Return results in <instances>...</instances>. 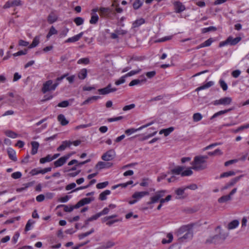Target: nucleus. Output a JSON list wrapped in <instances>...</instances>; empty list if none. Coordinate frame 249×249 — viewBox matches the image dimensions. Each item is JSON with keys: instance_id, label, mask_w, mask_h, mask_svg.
Returning <instances> with one entry per match:
<instances>
[{"instance_id": "f257e3e1", "label": "nucleus", "mask_w": 249, "mask_h": 249, "mask_svg": "<svg viewBox=\"0 0 249 249\" xmlns=\"http://www.w3.org/2000/svg\"><path fill=\"white\" fill-rule=\"evenodd\" d=\"M208 159L207 156H196L192 163V168L196 171L203 170L207 168L206 160Z\"/></svg>"}, {"instance_id": "f03ea898", "label": "nucleus", "mask_w": 249, "mask_h": 249, "mask_svg": "<svg viewBox=\"0 0 249 249\" xmlns=\"http://www.w3.org/2000/svg\"><path fill=\"white\" fill-rule=\"evenodd\" d=\"M201 224L199 222H195L188 224V240L192 239L194 233L199 230Z\"/></svg>"}, {"instance_id": "7ed1b4c3", "label": "nucleus", "mask_w": 249, "mask_h": 249, "mask_svg": "<svg viewBox=\"0 0 249 249\" xmlns=\"http://www.w3.org/2000/svg\"><path fill=\"white\" fill-rule=\"evenodd\" d=\"M165 191H158L155 195L151 197L150 201L147 202V205L155 203L160 201V199L164 196Z\"/></svg>"}, {"instance_id": "20e7f679", "label": "nucleus", "mask_w": 249, "mask_h": 249, "mask_svg": "<svg viewBox=\"0 0 249 249\" xmlns=\"http://www.w3.org/2000/svg\"><path fill=\"white\" fill-rule=\"evenodd\" d=\"M171 171L173 175H181L182 177L187 176V169L184 166H177Z\"/></svg>"}, {"instance_id": "39448f33", "label": "nucleus", "mask_w": 249, "mask_h": 249, "mask_svg": "<svg viewBox=\"0 0 249 249\" xmlns=\"http://www.w3.org/2000/svg\"><path fill=\"white\" fill-rule=\"evenodd\" d=\"M178 237L179 242L183 241V239L186 238L187 236V226H183L180 227L176 232Z\"/></svg>"}, {"instance_id": "423d86ee", "label": "nucleus", "mask_w": 249, "mask_h": 249, "mask_svg": "<svg viewBox=\"0 0 249 249\" xmlns=\"http://www.w3.org/2000/svg\"><path fill=\"white\" fill-rule=\"evenodd\" d=\"M117 90V89L116 88H112V85L109 84L105 88L99 89L98 91L101 95H106L111 92H114Z\"/></svg>"}, {"instance_id": "0eeeda50", "label": "nucleus", "mask_w": 249, "mask_h": 249, "mask_svg": "<svg viewBox=\"0 0 249 249\" xmlns=\"http://www.w3.org/2000/svg\"><path fill=\"white\" fill-rule=\"evenodd\" d=\"M232 102L231 98L230 97H225L220 98L219 100H216L213 102V104L215 106L222 105L224 106L229 105Z\"/></svg>"}, {"instance_id": "6e6552de", "label": "nucleus", "mask_w": 249, "mask_h": 249, "mask_svg": "<svg viewBox=\"0 0 249 249\" xmlns=\"http://www.w3.org/2000/svg\"><path fill=\"white\" fill-rule=\"evenodd\" d=\"M115 156V152L113 149H110L104 153L101 158L103 160L109 161L113 160Z\"/></svg>"}, {"instance_id": "1a4fd4ad", "label": "nucleus", "mask_w": 249, "mask_h": 249, "mask_svg": "<svg viewBox=\"0 0 249 249\" xmlns=\"http://www.w3.org/2000/svg\"><path fill=\"white\" fill-rule=\"evenodd\" d=\"M154 123V122L152 121L150 123H149L146 124H144L143 125H142L141 126V127H139L137 129H135V128H130V129H126L125 130V133L127 135H131V134L132 133H134L138 131H139V130H142V129L144 128H146L151 125H152Z\"/></svg>"}, {"instance_id": "9d476101", "label": "nucleus", "mask_w": 249, "mask_h": 249, "mask_svg": "<svg viewBox=\"0 0 249 249\" xmlns=\"http://www.w3.org/2000/svg\"><path fill=\"white\" fill-rule=\"evenodd\" d=\"M228 236L227 234L225 235H221L220 234L219 235H215L212 237H210L209 238L207 239L206 241V243H216L217 242V241L219 239H222L223 240H224L226 237Z\"/></svg>"}, {"instance_id": "9b49d317", "label": "nucleus", "mask_w": 249, "mask_h": 249, "mask_svg": "<svg viewBox=\"0 0 249 249\" xmlns=\"http://www.w3.org/2000/svg\"><path fill=\"white\" fill-rule=\"evenodd\" d=\"M243 177V175H240L239 176L236 177L232 179H231V180L228 183H227L222 188V190H226L233 185H234L242 177Z\"/></svg>"}, {"instance_id": "f8f14e48", "label": "nucleus", "mask_w": 249, "mask_h": 249, "mask_svg": "<svg viewBox=\"0 0 249 249\" xmlns=\"http://www.w3.org/2000/svg\"><path fill=\"white\" fill-rule=\"evenodd\" d=\"M71 156V154H68L63 157H61L56 161L54 162V165L55 167H60L62 166L69 159Z\"/></svg>"}, {"instance_id": "ddd939ff", "label": "nucleus", "mask_w": 249, "mask_h": 249, "mask_svg": "<svg viewBox=\"0 0 249 249\" xmlns=\"http://www.w3.org/2000/svg\"><path fill=\"white\" fill-rule=\"evenodd\" d=\"M93 200V198H90V197H85L81 200H80L79 201H78L75 205L74 207L75 209L79 208L80 207H82L84 206L85 204H89Z\"/></svg>"}, {"instance_id": "4468645a", "label": "nucleus", "mask_w": 249, "mask_h": 249, "mask_svg": "<svg viewBox=\"0 0 249 249\" xmlns=\"http://www.w3.org/2000/svg\"><path fill=\"white\" fill-rule=\"evenodd\" d=\"M113 164L111 162H106L104 161H99L95 166V168L98 170H101L104 168H108L112 167Z\"/></svg>"}, {"instance_id": "2eb2a0df", "label": "nucleus", "mask_w": 249, "mask_h": 249, "mask_svg": "<svg viewBox=\"0 0 249 249\" xmlns=\"http://www.w3.org/2000/svg\"><path fill=\"white\" fill-rule=\"evenodd\" d=\"M53 84L52 80H48L44 83L42 88V91L43 93H45L47 91L52 90V85Z\"/></svg>"}, {"instance_id": "dca6fc26", "label": "nucleus", "mask_w": 249, "mask_h": 249, "mask_svg": "<svg viewBox=\"0 0 249 249\" xmlns=\"http://www.w3.org/2000/svg\"><path fill=\"white\" fill-rule=\"evenodd\" d=\"M149 194L147 191L136 192L132 195V197L138 201L144 196L149 195Z\"/></svg>"}, {"instance_id": "f3484780", "label": "nucleus", "mask_w": 249, "mask_h": 249, "mask_svg": "<svg viewBox=\"0 0 249 249\" xmlns=\"http://www.w3.org/2000/svg\"><path fill=\"white\" fill-rule=\"evenodd\" d=\"M111 13V10L108 8H101L99 10V14L101 17L108 18Z\"/></svg>"}, {"instance_id": "a211bd4d", "label": "nucleus", "mask_w": 249, "mask_h": 249, "mask_svg": "<svg viewBox=\"0 0 249 249\" xmlns=\"http://www.w3.org/2000/svg\"><path fill=\"white\" fill-rule=\"evenodd\" d=\"M72 144V142L70 141H65L62 142V144L57 148V151H64L67 147H70Z\"/></svg>"}, {"instance_id": "6ab92c4d", "label": "nucleus", "mask_w": 249, "mask_h": 249, "mask_svg": "<svg viewBox=\"0 0 249 249\" xmlns=\"http://www.w3.org/2000/svg\"><path fill=\"white\" fill-rule=\"evenodd\" d=\"M174 6L176 13H180L185 9V6L179 1L175 2Z\"/></svg>"}, {"instance_id": "aec40b11", "label": "nucleus", "mask_w": 249, "mask_h": 249, "mask_svg": "<svg viewBox=\"0 0 249 249\" xmlns=\"http://www.w3.org/2000/svg\"><path fill=\"white\" fill-rule=\"evenodd\" d=\"M83 35V32H81L74 36L69 38L65 41V43L74 42L77 41L82 37Z\"/></svg>"}, {"instance_id": "412c9836", "label": "nucleus", "mask_w": 249, "mask_h": 249, "mask_svg": "<svg viewBox=\"0 0 249 249\" xmlns=\"http://www.w3.org/2000/svg\"><path fill=\"white\" fill-rule=\"evenodd\" d=\"M146 81V79L144 78H143L142 79H134L130 82V83L129 84V86L131 87V86H133L135 85H141L142 83L145 82Z\"/></svg>"}, {"instance_id": "4be33fe9", "label": "nucleus", "mask_w": 249, "mask_h": 249, "mask_svg": "<svg viewBox=\"0 0 249 249\" xmlns=\"http://www.w3.org/2000/svg\"><path fill=\"white\" fill-rule=\"evenodd\" d=\"M145 19L143 18H140L135 20L132 23V28H136L140 26L145 23Z\"/></svg>"}, {"instance_id": "5701e85b", "label": "nucleus", "mask_w": 249, "mask_h": 249, "mask_svg": "<svg viewBox=\"0 0 249 249\" xmlns=\"http://www.w3.org/2000/svg\"><path fill=\"white\" fill-rule=\"evenodd\" d=\"M57 19V15L53 12H51L48 17V22L52 24L55 22Z\"/></svg>"}, {"instance_id": "b1692460", "label": "nucleus", "mask_w": 249, "mask_h": 249, "mask_svg": "<svg viewBox=\"0 0 249 249\" xmlns=\"http://www.w3.org/2000/svg\"><path fill=\"white\" fill-rule=\"evenodd\" d=\"M31 145H32V151H31V154L32 155H35L37 152V150L39 147V143L37 142H31Z\"/></svg>"}, {"instance_id": "393cba45", "label": "nucleus", "mask_w": 249, "mask_h": 249, "mask_svg": "<svg viewBox=\"0 0 249 249\" xmlns=\"http://www.w3.org/2000/svg\"><path fill=\"white\" fill-rule=\"evenodd\" d=\"M232 110V108H229V109H225V110H220L215 113H214L210 118L211 120H213V119L219 116H220V115H223L224 114H226L228 112H229V111H231Z\"/></svg>"}, {"instance_id": "a878e982", "label": "nucleus", "mask_w": 249, "mask_h": 249, "mask_svg": "<svg viewBox=\"0 0 249 249\" xmlns=\"http://www.w3.org/2000/svg\"><path fill=\"white\" fill-rule=\"evenodd\" d=\"M96 182V179H92L90 181V182H89V183L87 185L78 187V188L73 190L71 193L76 192V191H77L78 190H83V189H86V188L90 187L92 184H94Z\"/></svg>"}, {"instance_id": "bb28decb", "label": "nucleus", "mask_w": 249, "mask_h": 249, "mask_svg": "<svg viewBox=\"0 0 249 249\" xmlns=\"http://www.w3.org/2000/svg\"><path fill=\"white\" fill-rule=\"evenodd\" d=\"M213 40L212 38H210L204 42L200 44L197 47V49H200L203 47L210 46L211 44L213 42Z\"/></svg>"}, {"instance_id": "cd10ccee", "label": "nucleus", "mask_w": 249, "mask_h": 249, "mask_svg": "<svg viewBox=\"0 0 249 249\" xmlns=\"http://www.w3.org/2000/svg\"><path fill=\"white\" fill-rule=\"evenodd\" d=\"M64 207V211L66 212H71L74 209H75L74 206H68L66 205H59L57 206L56 208Z\"/></svg>"}, {"instance_id": "c85d7f7f", "label": "nucleus", "mask_w": 249, "mask_h": 249, "mask_svg": "<svg viewBox=\"0 0 249 249\" xmlns=\"http://www.w3.org/2000/svg\"><path fill=\"white\" fill-rule=\"evenodd\" d=\"M239 224V222L237 220H234L229 223L228 225V229L229 230H232L236 228Z\"/></svg>"}, {"instance_id": "c756f323", "label": "nucleus", "mask_w": 249, "mask_h": 249, "mask_svg": "<svg viewBox=\"0 0 249 249\" xmlns=\"http://www.w3.org/2000/svg\"><path fill=\"white\" fill-rule=\"evenodd\" d=\"M57 119L62 125H66L69 123V121L66 119L64 115L63 114L59 115L57 117Z\"/></svg>"}, {"instance_id": "7c9ffc66", "label": "nucleus", "mask_w": 249, "mask_h": 249, "mask_svg": "<svg viewBox=\"0 0 249 249\" xmlns=\"http://www.w3.org/2000/svg\"><path fill=\"white\" fill-rule=\"evenodd\" d=\"M4 134L7 137L13 138V139L16 138L18 136V134H17L15 132H14L12 130H6L4 132Z\"/></svg>"}, {"instance_id": "2f4dec72", "label": "nucleus", "mask_w": 249, "mask_h": 249, "mask_svg": "<svg viewBox=\"0 0 249 249\" xmlns=\"http://www.w3.org/2000/svg\"><path fill=\"white\" fill-rule=\"evenodd\" d=\"M213 84H214L213 82L209 81V82H207L206 84L197 88L196 89V90L198 91V90L208 89V88L211 87V86H212L213 85Z\"/></svg>"}, {"instance_id": "473e14b6", "label": "nucleus", "mask_w": 249, "mask_h": 249, "mask_svg": "<svg viewBox=\"0 0 249 249\" xmlns=\"http://www.w3.org/2000/svg\"><path fill=\"white\" fill-rule=\"evenodd\" d=\"M39 37L36 36L33 39L32 43L29 46L28 48L31 49L36 47L39 43Z\"/></svg>"}, {"instance_id": "72a5a7b5", "label": "nucleus", "mask_w": 249, "mask_h": 249, "mask_svg": "<svg viewBox=\"0 0 249 249\" xmlns=\"http://www.w3.org/2000/svg\"><path fill=\"white\" fill-rule=\"evenodd\" d=\"M8 154L9 158L12 160L16 161L17 160V158L16 155V152L13 149H10L8 150Z\"/></svg>"}, {"instance_id": "f704fd0d", "label": "nucleus", "mask_w": 249, "mask_h": 249, "mask_svg": "<svg viewBox=\"0 0 249 249\" xmlns=\"http://www.w3.org/2000/svg\"><path fill=\"white\" fill-rule=\"evenodd\" d=\"M111 192L110 190H106L101 193L99 195V199L101 200H105L107 199V196L110 195Z\"/></svg>"}, {"instance_id": "c9c22d12", "label": "nucleus", "mask_w": 249, "mask_h": 249, "mask_svg": "<svg viewBox=\"0 0 249 249\" xmlns=\"http://www.w3.org/2000/svg\"><path fill=\"white\" fill-rule=\"evenodd\" d=\"M174 127H169L168 128H167V129H161L159 133L160 134H164L165 136H167L170 133H171L174 130Z\"/></svg>"}, {"instance_id": "e433bc0d", "label": "nucleus", "mask_w": 249, "mask_h": 249, "mask_svg": "<svg viewBox=\"0 0 249 249\" xmlns=\"http://www.w3.org/2000/svg\"><path fill=\"white\" fill-rule=\"evenodd\" d=\"M167 238H168V240H166V239H163L162 240L161 243L163 244H169L171 243L173 239V234L171 233H168L167 234Z\"/></svg>"}, {"instance_id": "4c0bfd02", "label": "nucleus", "mask_w": 249, "mask_h": 249, "mask_svg": "<svg viewBox=\"0 0 249 249\" xmlns=\"http://www.w3.org/2000/svg\"><path fill=\"white\" fill-rule=\"evenodd\" d=\"M133 183V181L132 180H130L126 183H121L118 185H114L112 187V189L114 190L116 188H118L119 186H121L123 188L126 187L128 185L132 184Z\"/></svg>"}, {"instance_id": "58836bf2", "label": "nucleus", "mask_w": 249, "mask_h": 249, "mask_svg": "<svg viewBox=\"0 0 249 249\" xmlns=\"http://www.w3.org/2000/svg\"><path fill=\"white\" fill-rule=\"evenodd\" d=\"M87 75V71L86 69H82L78 74V77L80 79H84Z\"/></svg>"}, {"instance_id": "ea45409f", "label": "nucleus", "mask_w": 249, "mask_h": 249, "mask_svg": "<svg viewBox=\"0 0 249 249\" xmlns=\"http://www.w3.org/2000/svg\"><path fill=\"white\" fill-rule=\"evenodd\" d=\"M143 4V2L141 0H135L133 3V7L135 10L139 9Z\"/></svg>"}, {"instance_id": "a19ab883", "label": "nucleus", "mask_w": 249, "mask_h": 249, "mask_svg": "<svg viewBox=\"0 0 249 249\" xmlns=\"http://www.w3.org/2000/svg\"><path fill=\"white\" fill-rule=\"evenodd\" d=\"M231 199V197L229 195L223 196L218 199V202L220 203L226 202Z\"/></svg>"}, {"instance_id": "79ce46f5", "label": "nucleus", "mask_w": 249, "mask_h": 249, "mask_svg": "<svg viewBox=\"0 0 249 249\" xmlns=\"http://www.w3.org/2000/svg\"><path fill=\"white\" fill-rule=\"evenodd\" d=\"M228 39H230L229 44L231 45H234L238 43L239 41L241 40V38L239 37H237L234 38L230 36L228 37Z\"/></svg>"}, {"instance_id": "37998d69", "label": "nucleus", "mask_w": 249, "mask_h": 249, "mask_svg": "<svg viewBox=\"0 0 249 249\" xmlns=\"http://www.w3.org/2000/svg\"><path fill=\"white\" fill-rule=\"evenodd\" d=\"M94 231L93 229H91L89 231L85 233H82L78 235V238L80 240L83 239L84 237L89 236Z\"/></svg>"}, {"instance_id": "c03bdc74", "label": "nucleus", "mask_w": 249, "mask_h": 249, "mask_svg": "<svg viewBox=\"0 0 249 249\" xmlns=\"http://www.w3.org/2000/svg\"><path fill=\"white\" fill-rule=\"evenodd\" d=\"M52 160H53L51 155H48L46 157L41 158L39 160V162L40 163L43 164L47 162L51 161Z\"/></svg>"}, {"instance_id": "a18cd8bd", "label": "nucleus", "mask_w": 249, "mask_h": 249, "mask_svg": "<svg viewBox=\"0 0 249 249\" xmlns=\"http://www.w3.org/2000/svg\"><path fill=\"white\" fill-rule=\"evenodd\" d=\"M235 175V173L234 171H230L229 172H224L221 174L220 176V178L228 177L230 176H232Z\"/></svg>"}, {"instance_id": "49530a36", "label": "nucleus", "mask_w": 249, "mask_h": 249, "mask_svg": "<svg viewBox=\"0 0 249 249\" xmlns=\"http://www.w3.org/2000/svg\"><path fill=\"white\" fill-rule=\"evenodd\" d=\"M57 34V31L55 29L53 26H52L49 31L48 34L47 35V38H49L53 35H56Z\"/></svg>"}, {"instance_id": "de8ad7c7", "label": "nucleus", "mask_w": 249, "mask_h": 249, "mask_svg": "<svg viewBox=\"0 0 249 249\" xmlns=\"http://www.w3.org/2000/svg\"><path fill=\"white\" fill-rule=\"evenodd\" d=\"M98 19L99 18L98 15L95 13L93 14H92L89 22L90 24H96L97 22Z\"/></svg>"}, {"instance_id": "09e8293b", "label": "nucleus", "mask_w": 249, "mask_h": 249, "mask_svg": "<svg viewBox=\"0 0 249 249\" xmlns=\"http://www.w3.org/2000/svg\"><path fill=\"white\" fill-rule=\"evenodd\" d=\"M222 154V152L219 149H217L213 152H209L208 153V155L210 156H215V155H221Z\"/></svg>"}, {"instance_id": "8fccbe9b", "label": "nucleus", "mask_w": 249, "mask_h": 249, "mask_svg": "<svg viewBox=\"0 0 249 249\" xmlns=\"http://www.w3.org/2000/svg\"><path fill=\"white\" fill-rule=\"evenodd\" d=\"M185 189V188H178L176 190V193L178 196V198H181L182 197V195L184 193Z\"/></svg>"}, {"instance_id": "3c124183", "label": "nucleus", "mask_w": 249, "mask_h": 249, "mask_svg": "<svg viewBox=\"0 0 249 249\" xmlns=\"http://www.w3.org/2000/svg\"><path fill=\"white\" fill-rule=\"evenodd\" d=\"M141 71V69H139L137 70L131 71L130 72L126 73V74H125L124 76H125V77H127L128 76H131L132 75H134L139 73Z\"/></svg>"}, {"instance_id": "603ef678", "label": "nucleus", "mask_w": 249, "mask_h": 249, "mask_svg": "<svg viewBox=\"0 0 249 249\" xmlns=\"http://www.w3.org/2000/svg\"><path fill=\"white\" fill-rule=\"evenodd\" d=\"M73 21L76 25L79 26L83 24L84 19L81 17H77L74 19Z\"/></svg>"}, {"instance_id": "864d4df0", "label": "nucleus", "mask_w": 249, "mask_h": 249, "mask_svg": "<svg viewBox=\"0 0 249 249\" xmlns=\"http://www.w3.org/2000/svg\"><path fill=\"white\" fill-rule=\"evenodd\" d=\"M202 118V116L199 113H196L193 115V120L194 122H198Z\"/></svg>"}, {"instance_id": "5fc2aeb1", "label": "nucleus", "mask_w": 249, "mask_h": 249, "mask_svg": "<svg viewBox=\"0 0 249 249\" xmlns=\"http://www.w3.org/2000/svg\"><path fill=\"white\" fill-rule=\"evenodd\" d=\"M35 223V221L32 220H29L26 225L25 231H27L31 229V226Z\"/></svg>"}, {"instance_id": "6e6d98bb", "label": "nucleus", "mask_w": 249, "mask_h": 249, "mask_svg": "<svg viewBox=\"0 0 249 249\" xmlns=\"http://www.w3.org/2000/svg\"><path fill=\"white\" fill-rule=\"evenodd\" d=\"M115 32L117 34L118 36L119 35L124 36L127 34V32L126 30L122 29L121 28L115 30Z\"/></svg>"}, {"instance_id": "4d7b16f0", "label": "nucleus", "mask_w": 249, "mask_h": 249, "mask_svg": "<svg viewBox=\"0 0 249 249\" xmlns=\"http://www.w3.org/2000/svg\"><path fill=\"white\" fill-rule=\"evenodd\" d=\"M22 176V174L20 172H16L12 174L11 177L14 179H18Z\"/></svg>"}, {"instance_id": "13d9d810", "label": "nucleus", "mask_w": 249, "mask_h": 249, "mask_svg": "<svg viewBox=\"0 0 249 249\" xmlns=\"http://www.w3.org/2000/svg\"><path fill=\"white\" fill-rule=\"evenodd\" d=\"M219 84L220 87L222 88L223 90L225 91L228 89L227 84L225 83V82L222 79L219 80Z\"/></svg>"}, {"instance_id": "bf43d9fd", "label": "nucleus", "mask_w": 249, "mask_h": 249, "mask_svg": "<svg viewBox=\"0 0 249 249\" xmlns=\"http://www.w3.org/2000/svg\"><path fill=\"white\" fill-rule=\"evenodd\" d=\"M108 184V181H105V182H104L98 183L96 185V187L98 189H103V188H105L107 186Z\"/></svg>"}, {"instance_id": "052dcab7", "label": "nucleus", "mask_w": 249, "mask_h": 249, "mask_svg": "<svg viewBox=\"0 0 249 249\" xmlns=\"http://www.w3.org/2000/svg\"><path fill=\"white\" fill-rule=\"evenodd\" d=\"M89 63V60L88 58H81L77 61L78 64H88Z\"/></svg>"}, {"instance_id": "680f3d73", "label": "nucleus", "mask_w": 249, "mask_h": 249, "mask_svg": "<svg viewBox=\"0 0 249 249\" xmlns=\"http://www.w3.org/2000/svg\"><path fill=\"white\" fill-rule=\"evenodd\" d=\"M125 76L124 75L122 76L119 80H117L115 84L116 85L118 86L121 84H123L125 82Z\"/></svg>"}, {"instance_id": "e2e57ef3", "label": "nucleus", "mask_w": 249, "mask_h": 249, "mask_svg": "<svg viewBox=\"0 0 249 249\" xmlns=\"http://www.w3.org/2000/svg\"><path fill=\"white\" fill-rule=\"evenodd\" d=\"M173 36H167L163 37L162 38H161L160 39H159L156 42H164L167 40H169L172 38Z\"/></svg>"}, {"instance_id": "0e129e2a", "label": "nucleus", "mask_w": 249, "mask_h": 249, "mask_svg": "<svg viewBox=\"0 0 249 249\" xmlns=\"http://www.w3.org/2000/svg\"><path fill=\"white\" fill-rule=\"evenodd\" d=\"M69 103L68 101H63L60 103H59L57 106L60 107H66L69 106Z\"/></svg>"}, {"instance_id": "69168bd1", "label": "nucleus", "mask_w": 249, "mask_h": 249, "mask_svg": "<svg viewBox=\"0 0 249 249\" xmlns=\"http://www.w3.org/2000/svg\"><path fill=\"white\" fill-rule=\"evenodd\" d=\"M32 176H35L38 174H41V169L38 168H35L31 170L30 172Z\"/></svg>"}, {"instance_id": "338daca9", "label": "nucleus", "mask_w": 249, "mask_h": 249, "mask_svg": "<svg viewBox=\"0 0 249 249\" xmlns=\"http://www.w3.org/2000/svg\"><path fill=\"white\" fill-rule=\"evenodd\" d=\"M238 161L237 159H234L226 161L224 163L225 166H228L229 165L236 163Z\"/></svg>"}, {"instance_id": "774afa93", "label": "nucleus", "mask_w": 249, "mask_h": 249, "mask_svg": "<svg viewBox=\"0 0 249 249\" xmlns=\"http://www.w3.org/2000/svg\"><path fill=\"white\" fill-rule=\"evenodd\" d=\"M135 105L134 104H130L129 105L125 106L123 108V110L124 111H127L131 109H133L135 107Z\"/></svg>"}]
</instances>
